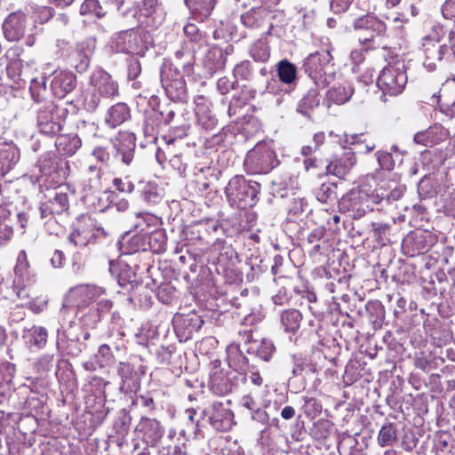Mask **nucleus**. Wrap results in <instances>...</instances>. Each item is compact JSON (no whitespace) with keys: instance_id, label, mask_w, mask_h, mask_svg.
<instances>
[{"instance_id":"obj_4","label":"nucleus","mask_w":455,"mask_h":455,"mask_svg":"<svg viewBox=\"0 0 455 455\" xmlns=\"http://www.w3.org/2000/svg\"><path fill=\"white\" fill-rule=\"evenodd\" d=\"M118 84L112 76L102 68L95 69L91 75L90 85L84 95V106L91 112L99 107L101 99L117 95Z\"/></svg>"},{"instance_id":"obj_32","label":"nucleus","mask_w":455,"mask_h":455,"mask_svg":"<svg viewBox=\"0 0 455 455\" xmlns=\"http://www.w3.org/2000/svg\"><path fill=\"white\" fill-rule=\"evenodd\" d=\"M47 331L42 326H32L25 328L22 332V339L28 347L42 348L47 342Z\"/></svg>"},{"instance_id":"obj_20","label":"nucleus","mask_w":455,"mask_h":455,"mask_svg":"<svg viewBox=\"0 0 455 455\" xmlns=\"http://www.w3.org/2000/svg\"><path fill=\"white\" fill-rule=\"evenodd\" d=\"M68 207V195L62 188L53 191L40 206L41 218L44 219L51 215L60 214L67 211Z\"/></svg>"},{"instance_id":"obj_3","label":"nucleus","mask_w":455,"mask_h":455,"mask_svg":"<svg viewBox=\"0 0 455 455\" xmlns=\"http://www.w3.org/2000/svg\"><path fill=\"white\" fill-rule=\"evenodd\" d=\"M444 35L445 30L443 27L435 25L421 39L420 50L425 56L423 65L428 71L435 70L437 64L441 62L445 55L452 54L455 58V29L450 32L449 44L445 43L441 44Z\"/></svg>"},{"instance_id":"obj_61","label":"nucleus","mask_w":455,"mask_h":455,"mask_svg":"<svg viewBox=\"0 0 455 455\" xmlns=\"http://www.w3.org/2000/svg\"><path fill=\"white\" fill-rule=\"evenodd\" d=\"M135 281V274L130 270L122 271L118 275V283L122 287L132 284Z\"/></svg>"},{"instance_id":"obj_30","label":"nucleus","mask_w":455,"mask_h":455,"mask_svg":"<svg viewBox=\"0 0 455 455\" xmlns=\"http://www.w3.org/2000/svg\"><path fill=\"white\" fill-rule=\"evenodd\" d=\"M131 117L130 108L123 102L110 107L105 116V123L110 128L121 125Z\"/></svg>"},{"instance_id":"obj_16","label":"nucleus","mask_w":455,"mask_h":455,"mask_svg":"<svg viewBox=\"0 0 455 455\" xmlns=\"http://www.w3.org/2000/svg\"><path fill=\"white\" fill-rule=\"evenodd\" d=\"M112 307V301L106 299H100L95 305L77 309L80 324L85 329H94L100 321L104 313Z\"/></svg>"},{"instance_id":"obj_40","label":"nucleus","mask_w":455,"mask_h":455,"mask_svg":"<svg viewBox=\"0 0 455 455\" xmlns=\"http://www.w3.org/2000/svg\"><path fill=\"white\" fill-rule=\"evenodd\" d=\"M277 74L280 81L288 85L292 84L297 79V68L287 60H282L277 63Z\"/></svg>"},{"instance_id":"obj_6","label":"nucleus","mask_w":455,"mask_h":455,"mask_svg":"<svg viewBox=\"0 0 455 455\" xmlns=\"http://www.w3.org/2000/svg\"><path fill=\"white\" fill-rule=\"evenodd\" d=\"M259 191V183L247 180L243 176L233 177L225 188L229 204L237 208L254 206L258 201Z\"/></svg>"},{"instance_id":"obj_17","label":"nucleus","mask_w":455,"mask_h":455,"mask_svg":"<svg viewBox=\"0 0 455 455\" xmlns=\"http://www.w3.org/2000/svg\"><path fill=\"white\" fill-rule=\"evenodd\" d=\"M47 79L50 80V88L52 94L60 99L72 92L76 84V76L64 70L53 71Z\"/></svg>"},{"instance_id":"obj_39","label":"nucleus","mask_w":455,"mask_h":455,"mask_svg":"<svg viewBox=\"0 0 455 455\" xmlns=\"http://www.w3.org/2000/svg\"><path fill=\"white\" fill-rule=\"evenodd\" d=\"M159 224L160 220L155 214L149 212H138L136 214L134 228L139 233L145 234L157 228Z\"/></svg>"},{"instance_id":"obj_37","label":"nucleus","mask_w":455,"mask_h":455,"mask_svg":"<svg viewBox=\"0 0 455 455\" xmlns=\"http://www.w3.org/2000/svg\"><path fill=\"white\" fill-rule=\"evenodd\" d=\"M174 327L178 331L184 329L188 334H191L194 331H198L204 321L196 314H189L187 315H178L173 320Z\"/></svg>"},{"instance_id":"obj_10","label":"nucleus","mask_w":455,"mask_h":455,"mask_svg":"<svg viewBox=\"0 0 455 455\" xmlns=\"http://www.w3.org/2000/svg\"><path fill=\"white\" fill-rule=\"evenodd\" d=\"M28 266V264L26 260V254L22 251L18 257V263L14 269L17 278L13 280V285L11 289L5 287L4 277L0 275V299L14 300V298L20 299H27L29 298V293L26 287L21 283L20 280V278L23 277Z\"/></svg>"},{"instance_id":"obj_27","label":"nucleus","mask_w":455,"mask_h":455,"mask_svg":"<svg viewBox=\"0 0 455 455\" xmlns=\"http://www.w3.org/2000/svg\"><path fill=\"white\" fill-rule=\"evenodd\" d=\"M143 235H147L148 243L147 244L142 243L140 245H138L136 250L146 251L149 249L156 253H162L166 250V235L163 229L156 228L143 234Z\"/></svg>"},{"instance_id":"obj_36","label":"nucleus","mask_w":455,"mask_h":455,"mask_svg":"<svg viewBox=\"0 0 455 455\" xmlns=\"http://www.w3.org/2000/svg\"><path fill=\"white\" fill-rule=\"evenodd\" d=\"M302 315L297 309H288L281 314V323L285 332L295 334L300 327Z\"/></svg>"},{"instance_id":"obj_5","label":"nucleus","mask_w":455,"mask_h":455,"mask_svg":"<svg viewBox=\"0 0 455 455\" xmlns=\"http://www.w3.org/2000/svg\"><path fill=\"white\" fill-rule=\"evenodd\" d=\"M408 83V75L404 61L396 60L388 62L380 71L377 85L382 92L381 100L386 102L387 96H398L405 89Z\"/></svg>"},{"instance_id":"obj_48","label":"nucleus","mask_w":455,"mask_h":455,"mask_svg":"<svg viewBox=\"0 0 455 455\" xmlns=\"http://www.w3.org/2000/svg\"><path fill=\"white\" fill-rule=\"evenodd\" d=\"M316 198L323 204H330L337 199L335 187L332 184H322L316 191Z\"/></svg>"},{"instance_id":"obj_43","label":"nucleus","mask_w":455,"mask_h":455,"mask_svg":"<svg viewBox=\"0 0 455 455\" xmlns=\"http://www.w3.org/2000/svg\"><path fill=\"white\" fill-rule=\"evenodd\" d=\"M250 56L259 62H265L270 57V50L264 40H258L250 48Z\"/></svg>"},{"instance_id":"obj_44","label":"nucleus","mask_w":455,"mask_h":455,"mask_svg":"<svg viewBox=\"0 0 455 455\" xmlns=\"http://www.w3.org/2000/svg\"><path fill=\"white\" fill-rule=\"evenodd\" d=\"M396 439V429L392 424L384 425L379 432L378 443L381 447L392 446Z\"/></svg>"},{"instance_id":"obj_29","label":"nucleus","mask_w":455,"mask_h":455,"mask_svg":"<svg viewBox=\"0 0 455 455\" xmlns=\"http://www.w3.org/2000/svg\"><path fill=\"white\" fill-rule=\"evenodd\" d=\"M81 145V139L76 134H61L55 140V148L58 153L63 156H72Z\"/></svg>"},{"instance_id":"obj_57","label":"nucleus","mask_w":455,"mask_h":455,"mask_svg":"<svg viewBox=\"0 0 455 455\" xmlns=\"http://www.w3.org/2000/svg\"><path fill=\"white\" fill-rule=\"evenodd\" d=\"M133 372V367L129 363L120 362L117 366V373L122 379L123 383L129 379Z\"/></svg>"},{"instance_id":"obj_25","label":"nucleus","mask_w":455,"mask_h":455,"mask_svg":"<svg viewBox=\"0 0 455 455\" xmlns=\"http://www.w3.org/2000/svg\"><path fill=\"white\" fill-rule=\"evenodd\" d=\"M237 373L231 371L225 375L221 371H214L211 375L210 387L215 394L219 395H224L230 393L235 387L233 379H235Z\"/></svg>"},{"instance_id":"obj_24","label":"nucleus","mask_w":455,"mask_h":455,"mask_svg":"<svg viewBox=\"0 0 455 455\" xmlns=\"http://www.w3.org/2000/svg\"><path fill=\"white\" fill-rule=\"evenodd\" d=\"M226 61L227 54L221 48L213 46L208 49L203 59L205 75L212 76L214 73L222 70L226 66Z\"/></svg>"},{"instance_id":"obj_11","label":"nucleus","mask_w":455,"mask_h":455,"mask_svg":"<svg viewBox=\"0 0 455 455\" xmlns=\"http://www.w3.org/2000/svg\"><path fill=\"white\" fill-rule=\"evenodd\" d=\"M61 110L53 103L47 102L37 114V126L41 133L47 136L58 134L62 128Z\"/></svg>"},{"instance_id":"obj_9","label":"nucleus","mask_w":455,"mask_h":455,"mask_svg":"<svg viewBox=\"0 0 455 455\" xmlns=\"http://www.w3.org/2000/svg\"><path fill=\"white\" fill-rule=\"evenodd\" d=\"M106 290L95 284L82 283L69 289L64 298L66 306H75L79 308L88 307L104 295Z\"/></svg>"},{"instance_id":"obj_15","label":"nucleus","mask_w":455,"mask_h":455,"mask_svg":"<svg viewBox=\"0 0 455 455\" xmlns=\"http://www.w3.org/2000/svg\"><path fill=\"white\" fill-rule=\"evenodd\" d=\"M353 28L355 31H367L369 36L359 39L362 46L371 42L375 36H383L387 31V25L372 14H364L353 20Z\"/></svg>"},{"instance_id":"obj_62","label":"nucleus","mask_w":455,"mask_h":455,"mask_svg":"<svg viewBox=\"0 0 455 455\" xmlns=\"http://www.w3.org/2000/svg\"><path fill=\"white\" fill-rule=\"evenodd\" d=\"M234 86V83L231 82L228 77L224 76L218 80L217 88L221 94L228 93L230 89Z\"/></svg>"},{"instance_id":"obj_13","label":"nucleus","mask_w":455,"mask_h":455,"mask_svg":"<svg viewBox=\"0 0 455 455\" xmlns=\"http://www.w3.org/2000/svg\"><path fill=\"white\" fill-rule=\"evenodd\" d=\"M142 38L135 29L117 33L111 40L110 46L116 52L138 54L142 50Z\"/></svg>"},{"instance_id":"obj_26","label":"nucleus","mask_w":455,"mask_h":455,"mask_svg":"<svg viewBox=\"0 0 455 455\" xmlns=\"http://www.w3.org/2000/svg\"><path fill=\"white\" fill-rule=\"evenodd\" d=\"M195 102V111L198 123L206 130L215 128L218 121L210 108L208 100L204 96H197Z\"/></svg>"},{"instance_id":"obj_55","label":"nucleus","mask_w":455,"mask_h":455,"mask_svg":"<svg viewBox=\"0 0 455 455\" xmlns=\"http://www.w3.org/2000/svg\"><path fill=\"white\" fill-rule=\"evenodd\" d=\"M376 156L378 163L382 169L389 171L393 168L395 162L390 153L386 151H378Z\"/></svg>"},{"instance_id":"obj_58","label":"nucleus","mask_w":455,"mask_h":455,"mask_svg":"<svg viewBox=\"0 0 455 455\" xmlns=\"http://www.w3.org/2000/svg\"><path fill=\"white\" fill-rule=\"evenodd\" d=\"M441 11L445 19L455 20V0H445Z\"/></svg>"},{"instance_id":"obj_21","label":"nucleus","mask_w":455,"mask_h":455,"mask_svg":"<svg viewBox=\"0 0 455 455\" xmlns=\"http://www.w3.org/2000/svg\"><path fill=\"white\" fill-rule=\"evenodd\" d=\"M436 99L440 111L450 118L453 117L455 116V78L445 81Z\"/></svg>"},{"instance_id":"obj_41","label":"nucleus","mask_w":455,"mask_h":455,"mask_svg":"<svg viewBox=\"0 0 455 455\" xmlns=\"http://www.w3.org/2000/svg\"><path fill=\"white\" fill-rule=\"evenodd\" d=\"M320 102L318 92L315 89H311L300 100L297 110L304 116H309V112L315 109Z\"/></svg>"},{"instance_id":"obj_59","label":"nucleus","mask_w":455,"mask_h":455,"mask_svg":"<svg viewBox=\"0 0 455 455\" xmlns=\"http://www.w3.org/2000/svg\"><path fill=\"white\" fill-rule=\"evenodd\" d=\"M92 155L99 162H101L102 164H110V161L112 158L111 154L108 151H107V149L105 148H102V147L96 148L93 150Z\"/></svg>"},{"instance_id":"obj_45","label":"nucleus","mask_w":455,"mask_h":455,"mask_svg":"<svg viewBox=\"0 0 455 455\" xmlns=\"http://www.w3.org/2000/svg\"><path fill=\"white\" fill-rule=\"evenodd\" d=\"M449 131L440 124H435L427 130V142L435 145L445 140L449 136Z\"/></svg>"},{"instance_id":"obj_46","label":"nucleus","mask_w":455,"mask_h":455,"mask_svg":"<svg viewBox=\"0 0 455 455\" xmlns=\"http://www.w3.org/2000/svg\"><path fill=\"white\" fill-rule=\"evenodd\" d=\"M253 68L249 60H243L236 64L233 69V75L237 80L248 81L252 77Z\"/></svg>"},{"instance_id":"obj_8","label":"nucleus","mask_w":455,"mask_h":455,"mask_svg":"<svg viewBox=\"0 0 455 455\" xmlns=\"http://www.w3.org/2000/svg\"><path fill=\"white\" fill-rule=\"evenodd\" d=\"M277 165L275 153L266 143L257 144L244 159V166L251 174L267 173Z\"/></svg>"},{"instance_id":"obj_33","label":"nucleus","mask_w":455,"mask_h":455,"mask_svg":"<svg viewBox=\"0 0 455 455\" xmlns=\"http://www.w3.org/2000/svg\"><path fill=\"white\" fill-rule=\"evenodd\" d=\"M13 235V225L11 211L6 205L0 204V246L9 243Z\"/></svg>"},{"instance_id":"obj_54","label":"nucleus","mask_w":455,"mask_h":455,"mask_svg":"<svg viewBox=\"0 0 455 455\" xmlns=\"http://www.w3.org/2000/svg\"><path fill=\"white\" fill-rule=\"evenodd\" d=\"M112 183L114 188L122 193L131 194L134 191L135 188L133 182L130 180L128 176L124 177V179L115 178Z\"/></svg>"},{"instance_id":"obj_1","label":"nucleus","mask_w":455,"mask_h":455,"mask_svg":"<svg viewBox=\"0 0 455 455\" xmlns=\"http://www.w3.org/2000/svg\"><path fill=\"white\" fill-rule=\"evenodd\" d=\"M404 190L405 188L395 180H381L373 190L367 185L352 189L342 197L340 206L351 212L354 218H361L383 202L390 204L397 201L403 196Z\"/></svg>"},{"instance_id":"obj_19","label":"nucleus","mask_w":455,"mask_h":455,"mask_svg":"<svg viewBox=\"0 0 455 455\" xmlns=\"http://www.w3.org/2000/svg\"><path fill=\"white\" fill-rule=\"evenodd\" d=\"M27 16L22 12L10 13L3 23V31L6 40L19 41L25 34Z\"/></svg>"},{"instance_id":"obj_52","label":"nucleus","mask_w":455,"mask_h":455,"mask_svg":"<svg viewBox=\"0 0 455 455\" xmlns=\"http://www.w3.org/2000/svg\"><path fill=\"white\" fill-rule=\"evenodd\" d=\"M188 130V126L185 124L175 127L172 131H170L169 134L163 136L162 140L164 141L165 146H167V148H169L170 146L174 144L177 140L186 137Z\"/></svg>"},{"instance_id":"obj_56","label":"nucleus","mask_w":455,"mask_h":455,"mask_svg":"<svg viewBox=\"0 0 455 455\" xmlns=\"http://www.w3.org/2000/svg\"><path fill=\"white\" fill-rule=\"evenodd\" d=\"M253 97H254L253 94H251L250 97L244 96L243 99L238 96H234L232 100L229 103V106H228V116H232L235 115L236 108L244 105L250 98H253Z\"/></svg>"},{"instance_id":"obj_50","label":"nucleus","mask_w":455,"mask_h":455,"mask_svg":"<svg viewBox=\"0 0 455 455\" xmlns=\"http://www.w3.org/2000/svg\"><path fill=\"white\" fill-rule=\"evenodd\" d=\"M96 363L99 367L103 368L110 365L114 362V355L108 345H101L95 355Z\"/></svg>"},{"instance_id":"obj_23","label":"nucleus","mask_w":455,"mask_h":455,"mask_svg":"<svg viewBox=\"0 0 455 455\" xmlns=\"http://www.w3.org/2000/svg\"><path fill=\"white\" fill-rule=\"evenodd\" d=\"M20 159V152L12 142H0V174L5 175Z\"/></svg>"},{"instance_id":"obj_47","label":"nucleus","mask_w":455,"mask_h":455,"mask_svg":"<svg viewBox=\"0 0 455 455\" xmlns=\"http://www.w3.org/2000/svg\"><path fill=\"white\" fill-rule=\"evenodd\" d=\"M81 15H94L97 18H102L105 15L99 0H84L80 7Z\"/></svg>"},{"instance_id":"obj_53","label":"nucleus","mask_w":455,"mask_h":455,"mask_svg":"<svg viewBox=\"0 0 455 455\" xmlns=\"http://www.w3.org/2000/svg\"><path fill=\"white\" fill-rule=\"evenodd\" d=\"M46 80L48 79L45 77H44L41 82L36 79L31 80L29 90L35 101H41L44 98V93L46 92Z\"/></svg>"},{"instance_id":"obj_12","label":"nucleus","mask_w":455,"mask_h":455,"mask_svg":"<svg viewBox=\"0 0 455 455\" xmlns=\"http://www.w3.org/2000/svg\"><path fill=\"white\" fill-rule=\"evenodd\" d=\"M96 48V39L92 36L86 37L78 42L68 55V62L71 67L79 73L87 70L90 65L91 57Z\"/></svg>"},{"instance_id":"obj_22","label":"nucleus","mask_w":455,"mask_h":455,"mask_svg":"<svg viewBox=\"0 0 455 455\" xmlns=\"http://www.w3.org/2000/svg\"><path fill=\"white\" fill-rule=\"evenodd\" d=\"M356 164V157L353 151L346 149L341 156H337L326 166V172L329 174L344 178Z\"/></svg>"},{"instance_id":"obj_51","label":"nucleus","mask_w":455,"mask_h":455,"mask_svg":"<svg viewBox=\"0 0 455 455\" xmlns=\"http://www.w3.org/2000/svg\"><path fill=\"white\" fill-rule=\"evenodd\" d=\"M275 347L270 339H263L257 344L256 355L263 361H269L272 357Z\"/></svg>"},{"instance_id":"obj_60","label":"nucleus","mask_w":455,"mask_h":455,"mask_svg":"<svg viewBox=\"0 0 455 455\" xmlns=\"http://www.w3.org/2000/svg\"><path fill=\"white\" fill-rule=\"evenodd\" d=\"M354 0H331V8L335 13L346 12Z\"/></svg>"},{"instance_id":"obj_31","label":"nucleus","mask_w":455,"mask_h":455,"mask_svg":"<svg viewBox=\"0 0 455 455\" xmlns=\"http://www.w3.org/2000/svg\"><path fill=\"white\" fill-rule=\"evenodd\" d=\"M269 12L263 6L252 7L241 15L242 23L250 28H260L267 20Z\"/></svg>"},{"instance_id":"obj_18","label":"nucleus","mask_w":455,"mask_h":455,"mask_svg":"<svg viewBox=\"0 0 455 455\" xmlns=\"http://www.w3.org/2000/svg\"><path fill=\"white\" fill-rule=\"evenodd\" d=\"M142 441L150 446H156L164 435V428L156 419L141 418L135 428Z\"/></svg>"},{"instance_id":"obj_63","label":"nucleus","mask_w":455,"mask_h":455,"mask_svg":"<svg viewBox=\"0 0 455 455\" xmlns=\"http://www.w3.org/2000/svg\"><path fill=\"white\" fill-rule=\"evenodd\" d=\"M140 63L138 60H132L128 67V77L131 80L136 79L140 74Z\"/></svg>"},{"instance_id":"obj_49","label":"nucleus","mask_w":455,"mask_h":455,"mask_svg":"<svg viewBox=\"0 0 455 455\" xmlns=\"http://www.w3.org/2000/svg\"><path fill=\"white\" fill-rule=\"evenodd\" d=\"M16 372L15 364L10 362L0 363V387L12 383Z\"/></svg>"},{"instance_id":"obj_35","label":"nucleus","mask_w":455,"mask_h":455,"mask_svg":"<svg viewBox=\"0 0 455 455\" xmlns=\"http://www.w3.org/2000/svg\"><path fill=\"white\" fill-rule=\"evenodd\" d=\"M140 197L148 204H156L163 199V189L156 182H140Z\"/></svg>"},{"instance_id":"obj_28","label":"nucleus","mask_w":455,"mask_h":455,"mask_svg":"<svg viewBox=\"0 0 455 455\" xmlns=\"http://www.w3.org/2000/svg\"><path fill=\"white\" fill-rule=\"evenodd\" d=\"M354 87L348 81L334 84L326 93V99L329 102L338 105L347 102L354 94Z\"/></svg>"},{"instance_id":"obj_7","label":"nucleus","mask_w":455,"mask_h":455,"mask_svg":"<svg viewBox=\"0 0 455 455\" xmlns=\"http://www.w3.org/2000/svg\"><path fill=\"white\" fill-rule=\"evenodd\" d=\"M332 56L328 50L309 54L304 60V69L315 85L324 87L333 79Z\"/></svg>"},{"instance_id":"obj_2","label":"nucleus","mask_w":455,"mask_h":455,"mask_svg":"<svg viewBox=\"0 0 455 455\" xmlns=\"http://www.w3.org/2000/svg\"><path fill=\"white\" fill-rule=\"evenodd\" d=\"M195 56L191 51L177 52L175 64L164 62L161 68V84L166 95L173 101H182L187 97L184 75L193 72Z\"/></svg>"},{"instance_id":"obj_14","label":"nucleus","mask_w":455,"mask_h":455,"mask_svg":"<svg viewBox=\"0 0 455 455\" xmlns=\"http://www.w3.org/2000/svg\"><path fill=\"white\" fill-rule=\"evenodd\" d=\"M113 158L120 161L124 164L129 165L133 157L136 148V138L133 133L129 132H119L112 140Z\"/></svg>"},{"instance_id":"obj_42","label":"nucleus","mask_w":455,"mask_h":455,"mask_svg":"<svg viewBox=\"0 0 455 455\" xmlns=\"http://www.w3.org/2000/svg\"><path fill=\"white\" fill-rule=\"evenodd\" d=\"M184 34L189 39V43H185V47L181 52H188V51H191L194 54L196 51V44H198L199 46L201 42H204L202 36L198 33V28L194 24H187L184 27Z\"/></svg>"},{"instance_id":"obj_34","label":"nucleus","mask_w":455,"mask_h":455,"mask_svg":"<svg viewBox=\"0 0 455 455\" xmlns=\"http://www.w3.org/2000/svg\"><path fill=\"white\" fill-rule=\"evenodd\" d=\"M185 4L195 19L202 21L212 13L215 0H185Z\"/></svg>"},{"instance_id":"obj_38","label":"nucleus","mask_w":455,"mask_h":455,"mask_svg":"<svg viewBox=\"0 0 455 455\" xmlns=\"http://www.w3.org/2000/svg\"><path fill=\"white\" fill-rule=\"evenodd\" d=\"M94 240V230L89 227H79L68 235L69 243L76 247L86 246Z\"/></svg>"},{"instance_id":"obj_64","label":"nucleus","mask_w":455,"mask_h":455,"mask_svg":"<svg viewBox=\"0 0 455 455\" xmlns=\"http://www.w3.org/2000/svg\"><path fill=\"white\" fill-rule=\"evenodd\" d=\"M388 229L389 225L387 223H372V231L376 236L381 237L382 235H385Z\"/></svg>"}]
</instances>
